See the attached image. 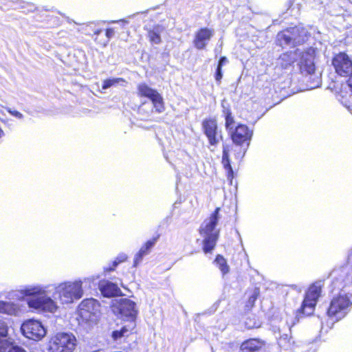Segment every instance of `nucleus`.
Segmentation results:
<instances>
[{
  "mask_svg": "<svg viewBox=\"0 0 352 352\" xmlns=\"http://www.w3.org/2000/svg\"><path fill=\"white\" fill-rule=\"evenodd\" d=\"M328 278L331 279L329 292H339L329 300L325 315L333 322H337L347 315L352 307V248L346 262L335 266L329 272Z\"/></svg>",
  "mask_w": 352,
  "mask_h": 352,
  "instance_id": "nucleus-1",
  "label": "nucleus"
},
{
  "mask_svg": "<svg viewBox=\"0 0 352 352\" xmlns=\"http://www.w3.org/2000/svg\"><path fill=\"white\" fill-rule=\"evenodd\" d=\"M49 287L50 285H29L19 292L23 296L27 297L26 302L30 309L54 314L58 310V306L55 300L47 295Z\"/></svg>",
  "mask_w": 352,
  "mask_h": 352,
  "instance_id": "nucleus-2",
  "label": "nucleus"
},
{
  "mask_svg": "<svg viewBox=\"0 0 352 352\" xmlns=\"http://www.w3.org/2000/svg\"><path fill=\"white\" fill-rule=\"evenodd\" d=\"M220 211L221 208L217 207L199 228V233L204 238L202 250L205 254L211 253L217 245L220 231L216 227L220 217Z\"/></svg>",
  "mask_w": 352,
  "mask_h": 352,
  "instance_id": "nucleus-3",
  "label": "nucleus"
},
{
  "mask_svg": "<svg viewBox=\"0 0 352 352\" xmlns=\"http://www.w3.org/2000/svg\"><path fill=\"white\" fill-rule=\"evenodd\" d=\"M324 286V280H319L308 287L300 307L295 311L297 320L314 315L319 298L322 296Z\"/></svg>",
  "mask_w": 352,
  "mask_h": 352,
  "instance_id": "nucleus-4",
  "label": "nucleus"
},
{
  "mask_svg": "<svg viewBox=\"0 0 352 352\" xmlns=\"http://www.w3.org/2000/svg\"><path fill=\"white\" fill-rule=\"evenodd\" d=\"M83 282L80 279L52 285L54 296L62 305L72 304L84 295Z\"/></svg>",
  "mask_w": 352,
  "mask_h": 352,
  "instance_id": "nucleus-5",
  "label": "nucleus"
},
{
  "mask_svg": "<svg viewBox=\"0 0 352 352\" xmlns=\"http://www.w3.org/2000/svg\"><path fill=\"white\" fill-rule=\"evenodd\" d=\"M76 339L72 333H58L52 337L47 347L48 352H73Z\"/></svg>",
  "mask_w": 352,
  "mask_h": 352,
  "instance_id": "nucleus-6",
  "label": "nucleus"
},
{
  "mask_svg": "<svg viewBox=\"0 0 352 352\" xmlns=\"http://www.w3.org/2000/svg\"><path fill=\"white\" fill-rule=\"evenodd\" d=\"M201 131L208 140L210 146H217L223 141V133L214 117L204 118L201 122Z\"/></svg>",
  "mask_w": 352,
  "mask_h": 352,
  "instance_id": "nucleus-7",
  "label": "nucleus"
},
{
  "mask_svg": "<svg viewBox=\"0 0 352 352\" xmlns=\"http://www.w3.org/2000/svg\"><path fill=\"white\" fill-rule=\"evenodd\" d=\"M111 308L114 314L130 322H135L138 310L133 300L128 298L114 300L111 302Z\"/></svg>",
  "mask_w": 352,
  "mask_h": 352,
  "instance_id": "nucleus-8",
  "label": "nucleus"
},
{
  "mask_svg": "<svg viewBox=\"0 0 352 352\" xmlns=\"http://www.w3.org/2000/svg\"><path fill=\"white\" fill-rule=\"evenodd\" d=\"M99 304L94 298L83 300L78 305V316L79 323L91 324L98 320Z\"/></svg>",
  "mask_w": 352,
  "mask_h": 352,
  "instance_id": "nucleus-9",
  "label": "nucleus"
},
{
  "mask_svg": "<svg viewBox=\"0 0 352 352\" xmlns=\"http://www.w3.org/2000/svg\"><path fill=\"white\" fill-rule=\"evenodd\" d=\"M137 94L140 98H148L156 112L160 113L165 110L163 97L156 89H152L146 83H140L138 85Z\"/></svg>",
  "mask_w": 352,
  "mask_h": 352,
  "instance_id": "nucleus-10",
  "label": "nucleus"
},
{
  "mask_svg": "<svg viewBox=\"0 0 352 352\" xmlns=\"http://www.w3.org/2000/svg\"><path fill=\"white\" fill-rule=\"evenodd\" d=\"M21 331L25 338L33 340H41L47 333L43 324L34 319L24 321L21 324Z\"/></svg>",
  "mask_w": 352,
  "mask_h": 352,
  "instance_id": "nucleus-11",
  "label": "nucleus"
},
{
  "mask_svg": "<svg viewBox=\"0 0 352 352\" xmlns=\"http://www.w3.org/2000/svg\"><path fill=\"white\" fill-rule=\"evenodd\" d=\"M234 144L248 147L253 135V131L245 124H238L228 132Z\"/></svg>",
  "mask_w": 352,
  "mask_h": 352,
  "instance_id": "nucleus-12",
  "label": "nucleus"
},
{
  "mask_svg": "<svg viewBox=\"0 0 352 352\" xmlns=\"http://www.w3.org/2000/svg\"><path fill=\"white\" fill-rule=\"evenodd\" d=\"M277 41L280 45H300L304 43L301 31L297 27L286 28L277 34Z\"/></svg>",
  "mask_w": 352,
  "mask_h": 352,
  "instance_id": "nucleus-13",
  "label": "nucleus"
},
{
  "mask_svg": "<svg viewBox=\"0 0 352 352\" xmlns=\"http://www.w3.org/2000/svg\"><path fill=\"white\" fill-rule=\"evenodd\" d=\"M214 35V30L206 27L198 29L194 35L192 44L197 50H205Z\"/></svg>",
  "mask_w": 352,
  "mask_h": 352,
  "instance_id": "nucleus-14",
  "label": "nucleus"
},
{
  "mask_svg": "<svg viewBox=\"0 0 352 352\" xmlns=\"http://www.w3.org/2000/svg\"><path fill=\"white\" fill-rule=\"evenodd\" d=\"M8 333V325L0 320V352H27L19 346H10V343L6 339Z\"/></svg>",
  "mask_w": 352,
  "mask_h": 352,
  "instance_id": "nucleus-15",
  "label": "nucleus"
},
{
  "mask_svg": "<svg viewBox=\"0 0 352 352\" xmlns=\"http://www.w3.org/2000/svg\"><path fill=\"white\" fill-rule=\"evenodd\" d=\"M265 345V341L262 339L257 338H248L243 341L240 344L239 352H258Z\"/></svg>",
  "mask_w": 352,
  "mask_h": 352,
  "instance_id": "nucleus-16",
  "label": "nucleus"
},
{
  "mask_svg": "<svg viewBox=\"0 0 352 352\" xmlns=\"http://www.w3.org/2000/svg\"><path fill=\"white\" fill-rule=\"evenodd\" d=\"M160 234H157L151 239L146 241L140 248L139 251L135 254L133 258V267H137L142 261L143 257L148 254L152 248L155 245L157 240L160 239Z\"/></svg>",
  "mask_w": 352,
  "mask_h": 352,
  "instance_id": "nucleus-17",
  "label": "nucleus"
},
{
  "mask_svg": "<svg viewBox=\"0 0 352 352\" xmlns=\"http://www.w3.org/2000/svg\"><path fill=\"white\" fill-rule=\"evenodd\" d=\"M21 312L17 304L10 301L0 300V313L9 316H19Z\"/></svg>",
  "mask_w": 352,
  "mask_h": 352,
  "instance_id": "nucleus-18",
  "label": "nucleus"
},
{
  "mask_svg": "<svg viewBox=\"0 0 352 352\" xmlns=\"http://www.w3.org/2000/svg\"><path fill=\"white\" fill-rule=\"evenodd\" d=\"M136 327L135 322H133V326L129 327L128 326H122L119 330H114L111 332V338L113 340H118L122 338H128L133 334V331Z\"/></svg>",
  "mask_w": 352,
  "mask_h": 352,
  "instance_id": "nucleus-19",
  "label": "nucleus"
},
{
  "mask_svg": "<svg viewBox=\"0 0 352 352\" xmlns=\"http://www.w3.org/2000/svg\"><path fill=\"white\" fill-rule=\"evenodd\" d=\"M222 164L224 168L227 170L228 178L232 180L234 177V171L230 164L229 150L227 146H223V148Z\"/></svg>",
  "mask_w": 352,
  "mask_h": 352,
  "instance_id": "nucleus-20",
  "label": "nucleus"
},
{
  "mask_svg": "<svg viewBox=\"0 0 352 352\" xmlns=\"http://www.w3.org/2000/svg\"><path fill=\"white\" fill-rule=\"evenodd\" d=\"M214 263L218 267L223 276L227 274L230 272V267L226 259L221 254H217L214 260Z\"/></svg>",
  "mask_w": 352,
  "mask_h": 352,
  "instance_id": "nucleus-21",
  "label": "nucleus"
},
{
  "mask_svg": "<svg viewBox=\"0 0 352 352\" xmlns=\"http://www.w3.org/2000/svg\"><path fill=\"white\" fill-rule=\"evenodd\" d=\"M96 35L95 40L103 45H106L110 38V29L106 28L105 30H96L94 32Z\"/></svg>",
  "mask_w": 352,
  "mask_h": 352,
  "instance_id": "nucleus-22",
  "label": "nucleus"
},
{
  "mask_svg": "<svg viewBox=\"0 0 352 352\" xmlns=\"http://www.w3.org/2000/svg\"><path fill=\"white\" fill-rule=\"evenodd\" d=\"M161 30L158 25L155 26L153 29L148 31L147 36L151 43L155 44H159L162 42L160 36Z\"/></svg>",
  "mask_w": 352,
  "mask_h": 352,
  "instance_id": "nucleus-23",
  "label": "nucleus"
},
{
  "mask_svg": "<svg viewBox=\"0 0 352 352\" xmlns=\"http://www.w3.org/2000/svg\"><path fill=\"white\" fill-rule=\"evenodd\" d=\"M223 113L225 118V127L229 132L234 128L232 125L234 124V118L230 108L223 109Z\"/></svg>",
  "mask_w": 352,
  "mask_h": 352,
  "instance_id": "nucleus-24",
  "label": "nucleus"
},
{
  "mask_svg": "<svg viewBox=\"0 0 352 352\" xmlns=\"http://www.w3.org/2000/svg\"><path fill=\"white\" fill-rule=\"evenodd\" d=\"M300 70L307 74H312L315 72L316 67L313 61L304 60L300 64Z\"/></svg>",
  "mask_w": 352,
  "mask_h": 352,
  "instance_id": "nucleus-25",
  "label": "nucleus"
},
{
  "mask_svg": "<svg viewBox=\"0 0 352 352\" xmlns=\"http://www.w3.org/2000/svg\"><path fill=\"white\" fill-rule=\"evenodd\" d=\"M98 287L104 297L110 298V281L102 280L98 282Z\"/></svg>",
  "mask_w": 352,
  "mask_h": 352,
  "instance_id": "nucleus-26",
  "label": "nucleus"
},
{
  "mask_svg": "<svg viewBox=\"0 0 352 352\" xmlns=\"http://www.w3.org/2000/svg\"><path fill=\"white\" fill-rule=\"evenodd\" d=\"M259 296V291L258 289H255L252 294L248 297L246 301L245 307L246 310L250 311L254 306L255 302Z\"/></svg>",
  "mask_w": 352,
  "mask_h": 352,
  "instance_id": "nucleus-27",
  "label": "nucleus"
},
{
  "mask_svg": "<svg viewBox=\"0 0 352 352\" xmlns=\"http://www.w3.org/2000/svg\"><path fill=\"white\" fill-rule=\"evenodd\" d=\"M278 59L281 61L280 65L283 68H286L287 66L291 65L294 63L291 52L283 53L281 55H280Z\"/></svg>",
  "mask_w": 352,
  "mask_h": 352,
  "instance_id": "nucleus-28",
  "label": "nucleus"
},
{
  "mask_svg": "<svg viewBox=\"0 0 352 352\" xmlns=\"http://www.w3.org/2000/svg\"><path fill=\"white\" fill-rule=\"evenodd\" d=\"M245 325L247 329H252L260 327L261 324L258 322L256 321L255 318H247L245 322Z\"/></svg>",
  "mask_w": 352,
  "mask_h": 352,
  "instance_id": "nucleus-29",
  "label": "nucleus"
},
{
  "mask_svg": "<svg viewBox=\"0 0 352 352\" xmlns=\"http://www.w3.org/2000/svg\"><path fill=\"white\" fill-rule=\"evenodd\" d=\"M127 259H128V256L125 254H123V253L120 254L113 261L112 265L113 267H116L120 263L126 261Z\"/></svg>",
  "mask_w": 352,
  "mask_h": 352,
  "instance_id": "nucleus-30",
  "label": "nucleus"
},
{
  "mask_svg": "<svg viewBox=\"0 0 352 352\" xmlns=\"http://www.w3.org/2000/svg\"><path fill=\"white\" fill-rule=\"evenodd\" d=\"M222 78H223L222 67L217 65L216 71L214 73V79L218 85H220Z\"/></svg>",
  "mask_w": 352,
  "mask_h": 352,
  "instance_id": "nucleus-31",
  "label": "nucleus"
},
{
  "mask_svg": "<svg viewBox=\"0 0 352 352\" xmlns=\"http://www.w3.org/2000/svg\"><path fill=\"white\" fill-rule=\"evenodd\" d=\"M123 296L120 289L115 283H111V296Z\"/></svg>",
  "mask_w": 352,
  "mask_h": 352,
  "instance_id": "nucleus-32",
  "label": "nucleus"
},
{
  "mask_svg": "<svg viewBox=\"0 0 352 352\" xmlns=\"http://www.w3.org/2000/svg\"><path fill=\"white\" fill-rule=\"evenodd\" d=\"M6 109L7 110V111L10 114L13 116L14 117H15V118H16L18 119H23V115L21 112H19V111H18L16 110H13V109L9 108V107H6Z\"/></svg>",
  "mask_w": 352,
  "mask_h": 352,
  "instance_id": "nucleus-33",
  "label": "nucleus"
},
{
  "mask_svg": "<svg viewBox=\"0 0 352 352\" xmlns=\"http://www.w3.org/2000/svg\"><path fill=\"white\" fill-rule=\"evenodd\" d=\"M228 63V58L226 56H221L218 60L217 66L223 67V66Z\"/></svg>",
  "mask_w": 352,
  "mask_h": 352,
  "instance_id": "nucleus-34",
  "label": "nucleus"
},
{
  "mask_svg": "<svg viewBox=\"0 0 352 352\" xmlns=\"http://www.w3.org/2000/svg\"><path fill=\"white\" fill-rule=\"evenodd\" d=\"M110 87V79H107L103 82L102 89H106Z\"/></svg>",
  "mask_w": 352,
  "mask_h": 352,
  "instance_id": "nucleus-35",
  "label": "nucleus"
},
{
  "mask_svg": "<svg viewBox=\"0 0 352 352\" xmlns=\"http://www.w3.org/2000/svg\"><path fill=\"white\" fill-rule=\"evenodd\" d=\"M98 278H99L98 276H97L96 278H95L94 276H90V277L85 278L84 279V281L85 282H89V283L93 282L94 283Z\"/></svg>",
  "mask_w": 352,
  "mask_h": 352,
  "instance_id": "nucleus-36",
  "label": "nucleus"
},
{
  "mask_svg": "<svg viewBox=\"0 0 352 352\" xmlns=\"http://www.w3.org/2000/svg\"><path fill=\"white\" fill-rule=\"evenodd\" d=\"M118 82V79H111V86L114 85L115 84H116Z\"/></svg>",
  "mask_w": 352,
  "mask_h": 352,
  "instance_id": "nucleus-37",
  "label": "nucleus"
},
{
  "mask_svg": "<svg viewBox=\"0 0 352 352\" xmlns=\"http://www.w3.org/2000/svg\"><path fill=\"white\" fill-rule=\"evenodd\" d=\"M348 107H349V108H351V107L352 108V104H349V105L348 106Z\"/></svg>",
  "mask_w": 352,
  "mask_h": 352,
  "instance_id": "nucleus-38",
  "label": "nucleus"
},
{
  "mask_svg": "<svg viewBox=\"0 0 352 352\" xmlns=\"http://www.w3.org/2000/svg\"><path fill=\"white\" fill-rule=\"evenodd\" d=\"M106 270L109 271V270H110V268H106Z\"/></svg>",
  "mask_w": 352,
  "mask_h": 352,
  "instance_id": "nucleus-39",
  "label": "nucleus"
},
{
  "mask_svg": "<svg viewBox=\"0 0 352 352\" xmlns=\"http://www.w3.org/2000/svg\"><path fill=\"white\" fill-rule=\"evenodd\" d=\"M0 121L3 122V120L0 118Z\"/></svg>",
  "mask_w": 352,
  "mask_h": 352,
  "instance_id": "nucleus-40",
  "label": "nucleus"
}]
</instances>
